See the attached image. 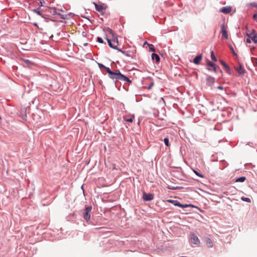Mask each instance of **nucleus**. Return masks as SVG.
Listing matches in <instances>:
<instances>
[{
  "instance_id": "obj_1",
  "label": "nucleus",
  "mask_w": 257,
  "mask_h": 257,
  "mask_svg": "<svg viewBox=\"0 0 257 257\" xmlns=\"http://www.w3.org/2000/svg\"><path fill=\"white\" fill-rule=\"evenodd\" d=\"M106 72L108 73V77L112 79L115 83L119 80L125 81L129 83H132V80L127 76L121 74L119 70L113 72L111 71L110 68H107Z\"/></svg>"
},
{
  "instance_id": "obj_39",
  "label": "nucleus",
  "mask_w": 257,
  "mask_h": 257,
  "mask_svg": "<svg viewBox=\"0 0 257 257\" xmlns=\"http://www.w3.org/2000/svg\"><path fill=\"white\" fill-rule=\"evenodd\" d=\"M40 7H42V6H43V3H44V1H40Z\"/></svg>"
},
{
  "instance_id": "obj_6",
  "label": "nucleus",
  "mask_w": 257,
  "mask_h": 257,
  "mask_svg": "<svg viewBox=\"0 0 257 257\" xmlns=\"http://www.w3.org/2000/svg\"><path fill=\"white\" fill-rule=\"evenodd\" d=\"M246 35L248 36L250 39H251L254 43H257V34L255 30L252 29L251 32L250 33H247Z\"/></svg>"
},
{
  "instance_id": "obj_36",
  "label": "nucleus",
  "mask_w": 257,
  "mask_h": 257,
  "mask_svg": "<svg viewBox=\"0 0 257 257\" xmlns=\"http://www.w3.org/2000/svg\"><path fill=\"white\" fill-rule=\"evenodd\" d=\"M115 49L117 50L118 51L121 52L122 54H125V51H122L121 49L117 48V47H116V49Z\"/></svg>"
},
{
  "instance_id": "obj_37",
  "label": "nucleus",
  "mask_w": 257,
  "mask_h": 257,
  "mask_svg": "<svg viewBox=\"0 0 257 257\" xmlns=\"http://www.w3.org/2000/svg\"><path fill=\"white\" fill-rule=\"evenodd\" d=\"M246 43H251V40L249 38H247L246 40Z\"/></svg>"
},
{
  "instance_id": "obj_22",
  "label": "nucleus",
  "mask_w": 257,
  "mask_h": 257,
  "mask_svg": "<svg viewBox=\"0 0 257 257\" xmlns=\"http://www.w3.org/2000/svg\"><path fill=\"white\" fill-rule=\"evenodd\" d=\"M134 117V115H132V116H130V117H124V120L125 121L132 122H133V118Z\"/></svg>"
},
{
  "instance_id": "obj_23",
  "label": "nucleus",
  "mask_w": 257,
  "mask_h": 257,
  "mask_svg": "<svg viewBox=\"0 0 257 257\" xmlns=\"http://www.w3.org/2000/svg\"><path fill=\"white\" fill-rule=\"evenodd\" d=\"M211 58L214 61H217V59L213 51L211 52Z\"/></svg>"
},
{
  "instance_id": "obj_30",
  "label": "nucleus",
  "mask_w": 257,
  "mask_h": 257,
  "mask_svg": "<svg viewBox=\"0 0 257 257\" xmlns=\"http://www.w3.org/2000/svg\"><path fill=\"white\" fill-rule=\"evenodd\" d=\"M60 18L62 19H67V15H62L60 14V15H59Z\"/></svg>"
},
{
  "instance_id": "obj_14",
  "label": "nucleus",
  "mask_w": 257,
  "mask_h": 257,
  "mask_svg": "<svg viewBox=\"0 0 257 257\" xmlns=\"http://www.w3.org/2000/svg\"><path fill=\"white\" fill-rule=\"evenodd\" d=\"M202 59V54H199L196 56L193 59V62L196 65H198L200 64L201 60Z\"/></svg>"
},
{
  "instance_id": "obj_10",
  "label": "nucleus",
  "mask_w": 257,
  "mask_h": 257,
  "mask_svg": "<svg viewBox=\"0 0 257 257\" xmlns=\"http://www.w3.org/2000/svg\"><path fill=\"white\" fill-rule=\"evenodd\" d=\"M207 83L208 85L211 86L215 82V78L211 76L207 75L206 78Z\"/></svg>"
},
{
  "instance_id": "obj_31",
  "label": "nucleus",
  "mask_w": 257,
  "mask_h": 257,
  "mask_svg": "<svg viewBox=\"0 0 257 257\" xmlns=\"http://www.w3.org/2000/svg\"><path fill=\"white\" fill-rule=\"evenodd\" d=\"M97 39V42H98L99 43H104L103 39L101 37H98Z\"/></svg>"
},
{
  "instance_id": "obj_11",
  "label": "nucleus",
  "mask_w": 257,
  "mask_h": 257,
  "mask_svg": "<svg viewBox=\"0 0 257 257\" xmlns=\"http://www.w3.org/2000/svg\"><path fill=\"white\" fill-rule=\"evenodd\" d=\"M220 62L223 66V67L226 69V72L228 74H230L231 73V70L229 66L222 60H220Z\"/></svg>"
},
{
  "instance_id": "obj_12",
  "label": "nucleus",
  "mask_w": 257,
  "mask_h": 257,
  "mask_svg": "<svg viewBox=\"0 0 257 257\" xmlns=\"http://www.w3.org/2000/svg\"><path fill=\"white\" fill-rule=\"evenodd\" d=\"M220 11L225 14H229L231 11V7L230 6L223 7L220 9Z\"/></svg>"
},
{
  "instance_id": "obj_9",
  "label": "nucleus",
  "mask_w": 257,
  "mask_h": 257,
  "mask_svg": "<svg viewBox=\"0 0 257 257\" xmlns=\"http://www.w3.org/2000/svg\"><path fill=\"white\" fill-rule=\"evenodd\" d=\"M221 29L222 37L225 39H227L228 38V35L227 34V32L226 30V28H225L224 24H222L221 25Z\"/></svg>"
},
{
  "instance_id": "obj_29",
  "label": "nucleus",
  "mask_w": 257,
  "mask_h": 257,
  "mask_svg": "<svg viewBox=\"0 0 257 257\" xmlns=\"http://www.w3.org/2000/svg\"><path fill=\"white\" fill-rule=\"evenodd\" d=\"M149 48H150V51H151L152 52H155V47H154L153 45L150 44L149 45Z\"/></svg>"
},
{
  "instance_id": "obj_34",
  "label": "nucleus",
  "mask_w": 257,
  "mask_h": 257,
  "mask_svg": "<svg viewBox=\"0 0 257 257\" xmlns=\"http://www.w3.org/2000/svg\"><path fill=\"white\" fill-rule=\"evenodd\" d=\"M230 49L234 55H236L232 46H230Z\"/></svg>"
},
{
  "instance_id": "obj_4",
  "label": "nucleus",
  "mask_w": 257,
  "mask_h": 257,
  "mask_svg": "<svg viewBox=\"0 0 257 257\" xmlns=\"http://www.w3.org/2000/svg\"><path fill=\"white\" fill-rule=\"evenodd\" d=\"M207 66L209 67H211L212 68V70L214 72H217V70L218 69V71L222 74V71L219 68V67H217L215 63L213 62L208 60L207 62Z\"/></svg>"
},
{
  "instance_id": "obj_5",
  "label": "nucleus",
  "mask_w": 257,
  "mask_h": 257,
  "mask_svg": "<svg viewBox=\"0 0 257 257\" xmlns=\"http://www.w3.org/2000/svg\"><path fill=\"white\" fill-rule=\"evenodd\" d=\"M105 39L107 41L108 45L110 48L113 49H116V46L118 45L117 39L116 40L113 39L112 41H111L110 39H109L107 38H106Z\"/></svg>"
},
{
  "instance_id": "obj_33",
  "label": "nucleus",
  "mask_w": 257,
  "mask_h": 257,
  "mask_svg": "<svg viewBox=\"0 0 257 257\" xmlns=\"http://www.w3.org/2000/svg\"><path fill=\"white\" fill-rule=\"evenodd\" d=\"M179 187H168V188L169 189H171V190H177L178 189Z\"/></svg>"
},
{
  "instance_id": "obj_46",
  "label": "nucleus",
  "mask_w": 257,
  "mask_h": 257,
  "mask_svg": "<svg viewBox=\"0 0 257 257\" xmlns=\"http://www.w3.org/2000/svg\"><path fill=\"white\" fill-rule=\"evenodd\" d=\"M152 85H153V84H151V85H150V86H149V88H150L151 87H152Z\"/></svg>"
},
{
  "instance_id": "obj_13",
  "label": "nucleus",
  "mask_w": 257,
  "mask_h": 257,
  "mask_svg": "<svg viewBox=\"0 0 257 257\" xmlns=\"http://www.w3.org/2000/svg\"><path fill=\"white\" fill-rule=\"evenodd\" d=\"M191 240L192 243H193L194 244H198L200 243V241L198 237L194 234H192L191 235Z\"/></svg>"
},
{
  "instance_id": "obj_43",
  "label": "nucleus",
  "mask_w": 257,
  "mask_h": 257,
  "mask_svg": "<svg viewBox=\"0 0 257 257\" xmlns=\"http://www.w3.org/2000/svg\"><path fill=\"white\" fill-rule=\"evenodd\" d=\"M127 52H126V51H125V54H124V55H127V56H128V54H127Z\"/></svg>"
},
{
  "instance_id": "obj_41",
  "label": "nucleus",
  "mask_w": 257,
  "mask_h": 257,
  "mask_svg": "<svg viewBox=\"0 0 257 257\" xmlns=\"http://www.w3.org/2000/svg\"><path fill=\"white\" fill-rule=\"evenodd\" d=\"M34 25L35 26L37 27H38V25H37V23H34Z\"/></svg>"
},
{
  "instance_id": "obj_32",
  "label": "nucleus",
  "mask_w": 257,
  "mask_h": 257,
  "mask_svg": "<svg viewBox=\"0 0 257 257\" xmlns=\"http://www.w3.org/2000/svg\"><path fill=\"white\" fill-rule=\"evenodd\" d=\"M248 5L257 8V3H251L249 4Z\"/></svg>"
},
{
  "instance_id": "obj_27",
  "label": "nucleus",
  "mask_w": 257,
  "mask_h": 257,
  "mask_svg": "<svg viewBox=\"0 0 257 257\" xmlns=\"http://www.w3.org/2000/svg\"><path fill=\"white\" fill-rule=\"evenodd\" d=\"M193 171L199 177H201V178H204V175L203 174L199 173L198 172H197L196 170H194Z\"/></svg>"
},
{
  "instance_id": "obj_28",
  "label": "nucleus",
  "mask_w": 257,
  "mask_h": 257,
  "mask_svg": "<svg viewBox=\"0 0 257 257\" xmlns=\"http://www.w3.org/2000/svg\"><path fill=\"white\" fill-rule=\"evenodd\" d=\"M105 31L113 36V31L110 28L107 27L106 28Z\"/></svg>"
},
{
  "instance_id": "obj_7",
  "label": "nucleus",
  "mask_w": 257,
  "mask_h": 257,
  "mask_svg": "<svg viewBox=\"0 0 257 257\" xmlns=\"http://www.w3.org/2000/svg\"><path fill=\"white\" fill-rule=\"evenodd\" d=\"M235 69L238 73L239 75L242 76L245 73V70L244 68L241 66L240 64H239L238 66L235 67Z\"/></svg>"
},
{
  "instance_id": "obj_44",
  "label": "nucleus",
  "mask_w": 257,
  "mask_h": 257,
  "mask_svg": "<svg viewBox=\"0 0 257 257\" xmlns=\"http://www.w3.org/2000/svg\"><path fill=\"white\" fill-rule=\"evenodd\" d=\"M152 85H153V84H151V85H150V86H149V88H150L151 87H152Z\"/></svg>"
},
{
  "instance_id": "obj_38",
  "label": "nucleus",
  "mask_w": 257,
  "mask_h": 257,
  "mask_svg": "<svg viewBox=\"0 0 257 257\" xmlns=\"http://www.w3.org/2000/svg\"><path fill=\"white\" fill-rule=\"evenodd\" d=\"M217 88L220 90H223L224 89V88L221 86H218Z\"/></svg>"
},
{
  "instance_id": "obj_40",
  "label": "nucleus",
  "mask_w": 257,
  "mask_h": 257,
  "mask_svg": "<svg viewBox=\"0 0 257 257\" xmlns=\"http://www.w3.org/2000/svg\"><path fill=\"white\" fill-rule=\"evenodd\" d=\"M254 59L256 61L255 63H256V66L257 67V58H254Z\"/></svg>"
},
{
  "instance_id": "obj_16",
  "label": "nucleus",
  "mask_w": 257,
  "mask_h": 257,
  "mask_svg": "<svg viewBox=\"0 0 257 257\" xmlns=\"http://www.w3.org/2000/svg\"><path fill=\"white\" fill-rule=\"evenodd\" d=\"M33 11L35 13H36L37 15H38L39 16L42 17V18H45V15H44L42 13H41V12L40 11V8H36V9H35L33 10Z\"/></svg>"
},
{
  "instance_id": "obj_20",
  "label": "nucleus",
  "mask_w": 257,
  "mask_h": 257,
  "mask_svg": "<svg viewBox=\"0 0 257 257\" xmlns=\"http://www.w3.org/2000/svg\"><path fill=\"white\" fill-rule=\"evenodd\" d=\"M53 14H56L57 15H60L61 12H62V10L60 9H57L56 8H53Z\"/></svg>"
},
{
  "instance_id": "obj_24",
  "label": "nucleus",
  "mask_w": 257,
  "mask_h": 257,
  "mask_svg": "<svg viewBox=\"0 0 257 257\" xmlns=\"http://www.w3.org/2000/svg\"><path fill=\"white\" fill-rule=\"evenodd\" d=\"M97 64H98V66L99 68H100V69L104 68V69H105L106 71V69L107 68H109V67L105 66L102 64H101V63H97Z\"/></svg>"
},
{
  "instance_id": "obj_3",
  "label": "nucleus",
  "mask_w": 257,
  "mask_h": 257,
  "mask_svg": "<svg viewBox=\"0 0 257 257\" xmlns=\"http://www.w3.org/2000/svg\"><path fill=\"white\" fill-rule=\"evenodd\" d=\"M168 202L173 204L174 206H178L181 208H186L189 206L195 207L193 205L189 204H182L177 200H168Z\"/></svg>"
},
{
  "instance_id": "obj_35",
  "label": "nucleus",
  "mask_w": 257,
  "mask_h": 257,
  "mask_svg": "<svg viewBox=\"0 0 257 257\" xmlns=\"http://www.w3.org/2000/svg\"><path fill=\"white\" fill-rule=\"evenodd\" d=\"M253 19L257 22V14H254L253 15Z\"/></svg>"
},
{
  "instance_id": "obj_15",
  "label": "nucleus",
  "mask_w": 257,
  "mask_h": 257,
  "mask_svg": "<svg viewBox=\"0 0 257 257\" xmlns=\"http://www.w3.org/2000/svg\"><path fill=\"white\" fill-rule=\"evenodd\" d=\"M94 5H95V9L97 11H98L99 12H102L104 11V8L103 6L98 5L95 3H94Z\"/></svg>"
},
{
  "instance_id": "obj_45",
  "label": "nucleus",
  "mask_w": 257,
  "mask_h": 257,
  "mask_svg": "<svg viewBox=\"0 0 257 257\" xmlns=\"http://www.w3.org/2000/svg\"><path fill=\"white\" fill-rule=\"evenodd\" d=\"M152 85H153V84H151V85H150V86H149V88H150L151 87H152Z\"/></svg>"
},
{
  "instance_id": "obj_42",
  "label": "nucleus",
  "mask_w": 257,
  "mask_h": 257,
  "mask_svg": "<svg viewBox=\"0 0 257 257\" xmlns=\"http://www.w3.org/2000/svg\"><path fill=\"white\" fill-rule=\"evenodd\" d=\"M207 70H209V71H211L212 69L210 68H207Z\"/></svg>"
},
{
  "instance_id": "obj_25",
  "label": "nucleus",
  "mask_w": 257,
  "mask_h": 257,
  "mask_svg": "<svg viewBox=\"0 0 257 257\" xmlns=\"http://www.w3.org/2000/svg\"><path fill=\"white\" fill-rule=\"evenodd\" d=\"M164 142L166 146H167V147L169 146V139L168 138H164Z\"/></svg>"
},
{
  "instance_id": "obj_18",
  "label": "nucleus",
  "mask_w": 257,
  "mask_h": 257,
  "mask_svg": "<svg viewBox=\"0 0 257 257\" xmlns=\"http://www.w3.org/2000/svg\"><path fill=\"white\" fill-rule=\"evenodd\" d=\"M20 60L23 62L25 63V65L27 66H29L33 63L30 60L28 59L21 58Z\"/></svg>"
},
{
  "instance_id": "obj_2",
  "label": "nucleus",
  "mask_w": 257,
  "mask_h": 257,
  "mask_svg": "<svg viewBox=\"0 0 257 257\" xmlns=\"http://www.w3.org/2000/svg\"><path fill=\"white\" fill-rule=\"evenodd\" d=\"M91 210L92 206H89L85 208L83 213L82 216L86 222H88L90 219Z\"/></svg>"
},
{
  "instance_id": "obj_26",
  "label": "nucleus",
  "mask_w": 257,
  "mask_h": 257,
  "mask_svg": "<svg viewBox=\"0 0 257 257\" xmlns=\"http://www.w3.org/2000/svg\"><path fill=\"white\" fill-rule=\"evenodd\" d=\"M241 200L248 203H250L251 202L250 199L247 197H243L241 198Z\"/></svg>"
},
{
  "instance_id": "obj_17",
  "label": "nucleus",
  "mask_w": 257,
  "mask_h": 257,
  "mask_svg": "<svg viewBox=\"0 0 257 257\" xmlns=\"http://www.w3.org/2000/svg\"><path fill=\"white\" fill-rule=\"evenodd\" d=\"M206 243L209 247H212L213 246V243L211 239L209 237L205 238Z\"/></svg>"
},
{
  "instance_id": "obj_8",
  "label": "nucleus",
  "mask_w": 257,
  "mask_h": 257,
  "mask_svg": "<svg viewBox=\"0 0 257 257\" xmlns=\"http://www.w3.org/2000/svg\"><path fill=\"white\" fill-rule=\"evenodd\" d=\"M143 198L145 201H150L153 199L154 195L151 193H144Z\"/></svg>"
},
{
  "instance_id": "obj_19",
  "label": "nucleus",
  "mask_w": 257,
  "mask_h": 257,
  "mask_svg": "<svg viewBox=\"0 0 257 257\" xmlns=\"http://www.w3.org/2000/svg\"><path fill=\"white\" fill-rule=\"evenodd\" d=\"M152 59L153 60H155L156 62H159L160 61V57L159 56L156 54V53H153L152 54Z\"/></svg>"
},
{
  "instance_id": "obj_21",
  "label": "nucleus",
  "mask_w": 257,
  "mask_h": 257,
  "mask_svg": "<svg viewBox=\"0 0 257 257\" xmlns=\"http://www.w3.org/2000/svg\"><path fill=\"white\" fill-rule=\"evenodd\" d=\"M245 180H246V177L244 176H242V177H239V178L236 179L235 182H243L245 181Z\"/></svg>"
}]
</instances>
